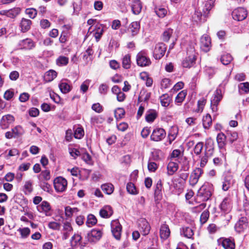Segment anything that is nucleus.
<instances>
[{
  "label": "nucleus",
  "instance_id": "nucleus-15",
  "mask_svg": "<svg viewBox=\"0 0 249 249\" xmlns=\"http://www.w3.org/2000/svg\"><path fill=\"white\" fill-rule=\"evenodd\" d=\"M139 229L141 232H142V234L146 235L148 234L150 227L147 221L144 219H142L139 223Z\"/></svg>",
  "mask_w": 249,
  "mask_h": 249
},
{
  "label": "nucleus",
  "instance_id": "nucleus-34",
  "mask_svg": "<svg viewBox=\"0 0 249 249\" xmlns=\"http://www.w3.org/2000/svg\"><path fill=\"white\" fill-rule=\"evenodd\" d=\"M181 234L187 238H191L194 235L193 230L188 227H183L181 231Z\"/></svg>",
  "mask_w": 249,
  "mask_h": 249
},
{
  "label": "nucleus",
  "instance_id": "nucleus-11",
  "mask_svg": "<svg viewBox=\"0 0 249 249\" xmlns=\"http://www.w3.org/2000/svg\"><path fill=\"white\" fill-rule=\"evenodd\" d=\"M190 52L191 53V54L182 62V66L184 68H190L195 63L196 56L194 49L191 48Z\"/></svg>",
  "mask_w": 249,
  "mask_h": 249
},
{
  "label": "nucleus",
  "instance_id": "nucleus-63",
  "mask_svg": "<svg viewBox=\"0 0 249 249\" xmlns=\"http://www.w3.org/2000/svg\"><path fill=\"white\" fill-rule=\"evenodd\" d=\"M239 89L246 93L249 92V83L248 82L242 83L239 85Z\"/></svg>",
  "mask_w": 249,
  "mask_h": 249
},
{
  "label": "nucleus",
  "instance_id": "nucleus-4",
  "mask_svg": "<svg viewBox=\"0 0 249 249\" xmlns=\"http://www.w3.org/2000/svg\"><path fill=\"white\" fill-rule=\"evenodd\" d=\"M166 51V47L163 43L157 44L153 51V57L156 59H160L163 56Z\"/></svg>",
  "mask_w": 249,
  "mask_h": 249
},
{
  "label": "nucleus",
  "instance_id": "nucleus-39",
  "mask_svg": "<svg viewBox=\"0 0 249 249\" xmlns=\"http://www.w3.org/2000/svg\"><path fill=\"white\" fill-rule=\"evenodd\" d=\"M50 172L48 170L42 171L38 176V178L39 180L48 181L50 180Z\"/></svg>",
  "mask_w": 249,
  "mask_h": 249
},
{
  "label": "nucleus",
  "instance_id": "nucleus-16",
  "mask_svg": "<svg viewBox=\"0 0 249 249\" xmlns=\"http://www.w3.org/2000/svg\"><path fill=\"white\" fill-rule=\"evenodd\" d=\"M113 213V211L112 208L108 205L105 206L100 210L99 213L100 215L105 218H109L112 215Z\"/></svg>",
  "mask_w": 249,
  "mask_h": 249
},
{
  "label": "nucleus",
  "instance_id": "nucleus-26",
  "mask_svg": "<svg viewBox=\"0 0 249 249\" xmlns=\"http://www.w3.org/2000/svg\"><path fill=\"white\" fill-rule=\"evenodd\" d=\"M57 76V72L53 70H50L45 72L44 75V80L49 82L53 81Z\"/></svg>",
  "mask_w": 249,
  "mask_h": 249
},
{
  "label": "nucleus",
  "instance_id": "nucleus-2",
  "mask_svg": "<svg viewBox=\"0 0 249 249\" xmlns=\"http://www.w3.org/2000/svg\"><path fill=\"white\" fill-rule=\"evenodd\" d=\"M54 188L57 193H62L67 189V180L62 177L56 178L53 180Z\"/></svg>",
  "mask_w": 249,
  "mask_h": 249
},
{
  "label": "nucleus",
  "instance_id": "nucleus-7",
  "mask_svg": "<svg viewBox=\"0 0 249 249\" xmlns=\"http://www.w3.org/2000/svg\"><path fill=\"white\" fill-rule=\"evenodd\" d=\"M166 136V132L163 128H157L153 130L150 136L151 141L159 142L163 140Z\"/></svg>",
  "mask_w": 249,
  "mask_h": 249
},
{
  "label": "nucleus",
  "instance_id": "nucleus-42",
  "mask_svg": "<svg viewBox=\"0 0 249 249\" xmlns=\"http://www.w3.org/2000/svg\"><path fill=\"white\" fill-rule=\"evenodd\" d=\"M68 62L69 58L64 56H60L56 60V64L59 66H65Z\"/></svg>",
  "mask_w": 249,
  "mask_h": 249
},
{
  "label": "nucleus",
  "instance_id": "nucleus-17",
  "mask_svg": "<svg viewBox=\"0 0 249 249\" xmlns=\"http://www.w3.org/2000/svg\"><path fill=\"white\" fill-rule=\"evenodd\" d=\"M37 209L39 212H44L46 215H50V211L51 206L48 202L44 201L41 204L37 206Z\"/></svg>",
  "mask_w": 249,
  "mask_h": 249
},
{
  "label": "nucleus",
  "instance_id": "nucleus-12",
  "mask_svg": "<svg viewBox=\"0 0 249 249\" xmlns=\"http://www.w3.org/2000/svg\"><path fill=\"white\" fill-rule=\"evenodd\" d=\"M18 47L20 49L31 50L35 47V44L32 39L26 38L19 42Z\"/></svg>",
  "mask_w": 249,
  "mask_h": 249
},
{
  "label": "nucleus",
  "instance_id": "nucleus-22",
  "mask_svg": "<svg viewBox=\"0 0 249 249\" xmlns=\"http://www.w3.org/2000/svg\"><path fill=\"white\" fill-rule=\"evenodd\" d=\"M222 99V95L221 90L219 89H217L214 92L213 97L211 101V104L213 105H218Z\"/></svg>",
  "mask_w": 249,
  "mask_h": 249
},
{
  "label": "nucleus",
  "instance_id": "nucleus-53",
  "mask_svg": "<svg viewBox=\"0 0 249 249\" xmlns=\"http://www.w3.org/2000/svg\"><path fill=\"white\" fill-rule=\"evenodd\" d=\"M157 116V113L155 111H152L148 114H146L145 119L148 122H153Z\"/></svg>",
  "mask_w": 249,
  "mask_h": 249
},
{
  "label": "nucleus",
  "instance_id": "nucleus-9",
  "mask_svg": "<svg viewBox=\"0 0 249 249\" xmlns=\"http://www.w3.org/2000/svg\"><path fill=\"white\" fill-rule=\"evenodd\" d=\"M111 231L114 237L117 240L121 238L122 226L117 220H113L111 223Z\"/></svg>",
  "mask_w": 249,
  "mask_h": 249
},
{
  "label": "nucleus",
  "instance_id": "nucleus-64",
  "mask_svg": "<svg viewBox=\"0 0 249 249\" xmlns=\"http://www.w3.org/2000/svg\"><path fill=\"white\" fill-rule=\"evenodd\" d=\"M157 16L160 18H163L167 13L166 10L164 8H159L155 11Z\"/></svg>",
  "mask_w": 249,
  "mask_h": 249
},
{
  "label": "nucleus",
  "instance_id": "nucleus-29",
  "mask_svg": "<svg viewBox=\"0 0 249 249\" xmlns=\"http://www.w3.org/2000/svg\"><path fill=\"white\" fill-rule=\"evenodd\" d=\"M20 9L18 7H15L9 10L4 11V13L8 17L14 18L20 12Z\"/></svg>",
  "mask_w": 249,
  "mask_h": 249
},
{
  "label": "nucleus",
  "instance_id": "nucleus-32",
  "mask_svg": "<svg viewBox=\"0 0 249 249\" xmlns=\"http://www.w3.org/2000/svg\"><path fill=\"white\" fill-rule=\"evenodd\" d=\"M221 245L225 249H234V243L229 239H223L222 241Z\"/></svg>",
  "mask_w": 249,
  "mask_h": 249
},
{
  "label": "nucleus",
  "instance_id": "nucleus-27",
  "mask_svg": "<svg viewBox=\"0 0 249 249\" xmlns=\"http://www.w3.org/2000/svg\"><path fill=\"white\" fill-rule=\"evenodd\" d=\"M160 102L162 106L167 107L172 101V98L168 94H162L160 97Z\"/></svg>",
  "mask_w": 249,
  "mask_h": 249
},
{
  "label": "nucleus",
  "instance_id": "nucleus-20",
  "mask_svg": "<svg viewBox=\"0 0 249 249\" xmlns=\"http://www.w3.org/2000/svg\"><path fill=\"white\" fill-rule=\"evenodd\" d=\"M226 136L223 133H220L218 134L216 137V141L218 143V147L221 150L225 149V145L226 144Z\"/></svg>",
  "mask_w": 249,
  "mask_h": 249
},
{
  "label": "nucleus",
  "instance_id": "nucleus-47",
  "mask_svg": "<svg viewBox=\"0 0 249 249\" xmlns=\"http://www.w3.org/2000/svg\"><path fill=\"white\" fill-rule=\"evenodd\" d=\"M173 33L172 29L169 28L165 30L162 34V40L164 41L167 42L169 41Z\"/></svg>",
  "mask_w": 249,
  "mask_h": 249
},
{
  "label": "nucleus",
  "instance_id": "nucleus-48",
  "mask_svg": "<svg viewBox=\"0 0 249 249\" xmlns=\"http://www.w3.org/2000/svg\"><path fill=\"white\" fill-rule=\"evenodd\" d=\"M95 29L94 37L96 41H98L103 35L104 30L100 26H96Z\"/></svg>",
  "mask_w": 249,
  "mask_h": 249
},
{
  "label": "nucleus",
  "instance_id": "nucleus-24",
  "mask_svg": "<svg viewBox=\"0 0 249 249\" xmlns=\"http://www.w3.org/2000/svg\"><path fill=\"white\" fill-rule=\"evenodd\" d=\"M32 21L31 20L23 18L20 23L21 32L25 33L30 29Z\"/></svg>",
  "mask_w": 249,
  "mask_h": 249
},
{
  "label": "nucleus",
  "instance_id": "nucleus-19",
  "mask_svg": "<svg viewBox=\"0 0 249 249\" xmlns=\"http://www.w3.org/2000/svg\"><path fill=\"white\" fill-rule=\"evenodd\" d=\"M215 0H207L203 8L202 13L203 16L207 17L208 16L209 13L213 6Z\"/></svg>",
  "mask_w": 249,
  "mask_h": 249
},
{
  "label": "nucleus",
  "instance_id": "nucleus-23",
  "mask_svg": "<svg viewBox=\"0 0 249 249\" xmlns=\"http://www.w3.org/2000/svg\"><path fill=\"white\" fill-rule=\"evenodd\" d=\"M132 11L135 15L139 14L142 10V4L140 0H134L131 6Z\"/></svg>",
  "mask_w": 249,
  "mask_h": 249
},
{
  "label": "nucleus",
  "instance_id": "nucleus-45",
  "mask_svg": "<svg viewBox=\"0 0 249 249\" xmlns=\"http://www.w3.org/2000/svg\"><path fill=\"white\" fill-rule=\"evenodd\" d=\"M39 186L44 191L48 193L52 191V187L50 184L44 180H39Z\"/></svg>",
  "mask_w": 249,
  "mask_h": 249
},
{
  "label": "nucleus",
  "instance_id": "nucleus-54",
  "mask_svg": "<svg viewBox=\"0 0 249 249\" xmlns=\"http://www.w3.org/2000/svg\"><path fill=\"white\" fill-rule=\"evenodd\" d=\"M125 114V111L123 108H118L114 111L115 117L116 119L122 118Z\"/></svg>",
  "mask_w": 249,
  "mask_h": 249
},
{
  "label": "nucleus",
  "instance_id": "nucleus-14",
  "mask_svg": "<svg viewBox=\"0 0 249 249\" xmlns=\"http://www.w3.org/2000/svg\"><path fill=\"white\" fill-rule=\"evenodd\" d=\"M247 227L248 221L246 217H242L235 225V229L239 233L243 231Z\"/></svg>",
  "mask_w": 249,
  "mask_h": 249
},
{
  "label": "nucleus",
  "instance_id": "nucleus-21",
  "mask_svg": "<svg viewBox=\"0 0 249 249\" xmlns=\"http://www.w3.org/2000/svg\"><path fill=\"white\" fill-rule=\"evenodd\" d=\"M170 234L169 227L166 224H163L160 228V237L162 239H166Z\"/></svg>",
  "mask_w": 249,
  "mask_h": 249
},
{
  "label": "nucleus",
  "instance_id": "nucleus-18",
  "mask_svg": "<svg viewBox=\"0 0 249 249\" xmlns=\"http://www.w3.org/2000/svg\"><path fill=\"white\" fill-rule=\"evenodd\" d=\"M221 211L228 213L231 210V200L228 197H225L220 204Z\"/></svg>",
  "mask_w": 249,
  "mask_h": 249
},
{
  "label": "nucleus",
  "instance_id": "nucleus-52",
  "mask_svg": "<svg viewBox=\"0 0 249 249\" xmlns=\"http://www.w3.org/2000/svg\"><path fill=\"white\" fill-rule=\"evenodd\" d=\"M203 148V143L202 142H198L195 146L194 148V152L196 155H199L202 152Z\"/></svg>",
  "mask_w": 249,
  "mask_h": 249
},
{
  "label": "nucleus",
  "instance_id": "nucleus-13",
  "mask_svg": "<svg viewBox=\"0 0 249 249\" xmlns=\"http://www.w3.org/2000/svg\"><path fill=\"white\" fill-rule=\"evenodd\" d=\"M15 119L13 116L10 114H7L3 116L0 122V124L3 129L8 128L9 125L14 122Z\"/></svg>",
  "mask_w": 249,
  "mask_h": 249
},
{
  "label": "nucleus",
  "instance_id": "nucleus-35",
  "mask_svg": "<svg viewBox=\"0 0 249 249\" xmlns=\"http://www.w3.org/2000/svg\"><path fill=\"white\" fill-rule=\"evenodd\" d=\"M97 220L96 217L92 214L88 215L86 221V225L87 226L90 227L95 225L97 223Z\"/></svg>",
  "mask_w": 249,
  "mask_h": 249
},
{
  "label": "nucleus",
  "instance_id": "nucleus-10",
  "mask_svg": "<svg viewBox=\"0 0 249 249\" xmlns=\"http://www.w3.org/2000/svg\"><path fill=\"white\" fill-rule=\"evenodd\" d=\"M211 47V39L207 35H203L200 38V48L205 52L209 51Z\"/></svg>",
  "mask_w": 249,
  "mask_h": 249
},
{
  "label": "nucleus",
  "instance_id": "nucleus-59",
  "mask_svg": "<svg viewBox=\"0 0 249 249\" xmlns=\"http://www.w3.org/2000/svg\"><path fill=\"white\" fill-rule=\"evenodd\" d=\"M148 169L150 172H154L158 169V165L153 161H149L147 165Z\"/></svg>",
  "mask_w": 249,
  "mask_h": 249
},
{
  "label": "nucleus",
  "instance_id": "nucleus-56",
  "mask_svg": "<svg viewBox=\"0 0 249 249\" xmlns=\"http://www.w3.org/2000/svg\"><path fill=\"white\" fill-rule=\"evenodd\" d=\"M209 217V212L208 211H204L201 214L200 217V221L202 224L206 222Z\"/></svg>",
  "mask_w": 249,
  "mask_h": 249
},
{
  "label": "nucleus",
  "instance_id": "nucleus-31",
  "mask_svg": "<svg viewBox=\"0 0 249 249\" xmlns=\"http://www.w3.org/2000/svg\"><path fill=\"white\" fill-rule=\"evenodd\" d=\"M102 190L107 194L110 195L114 191L113 185L111 183H105L101 186Z\"/></svg>",
  "mask_w": 249,
  "mask_h": 249
},
{
  "label": "nucleus",
  "instance_id": "nucleus-62",
  "mask_svg": "<svg viewBox=\"0 0 249 249\" xmlns=\"http://www.w3.org/2000/svg\"><path fill=\"white\" fill-rule=\"evenodd\" d=\"M90 80H87L85 81L80 86V90L83 93L86 92L89 88Z\"/></svg>",
  "mask_w": 249,
  "mask_h": 249
},
{
  "label": "nucleus",
  "instance_id": "nucleus-43",
  "mask_svg": "<svg viewBox=\"0 0 249 249\" xmlns=\"http://www.w3.org/2000/svg\"><path fill=\"white\" fill-rule=\"evenodd\" d=\"M126 190L128 193L132 195H137L138 194L135 185L132 182H129L126 185Z\"/></svg>",
  "mask_w": 249,
  "mask_h": 249
},
{
  "label": "nucleus",
  "instance_id": "nucleus-6",
  "mask_svg": "<svg viewBox=\"0 0 249 249\" xmlns=\"http://www.w3.org/2000/svg\"><path fill=\"white\" fill-rule=\"evenodd\" d=\"M203 173V170L200 168H196L191 173L190 178V184L194 186L197 182Z\"/></svg>",
  "mask_w": 249,
  "mask_h": 249
},
{
  "label": "nucleus",
  "instance_id": "nucleus-61",
  "mask_svg": "<svg viewBox=\"0 0 249 249\" xmlns=\"http://www.w3.org/2000/svg\"><path fill=\"white\" fill-rule=\"evenodd\" d=\"M32 181L31 180L26 181L24 185V189L26 192L30 193L33 191Z\"/></svg>",
  "mask_w": 249,
  "mask_h": 249
},
{
  "label": "nucleus",
  "instance_id": "nucleus-50",
  "mask_svg": "<svg viewBox=\"0 0 249 249\" xmlns=\"http://www.w3.org/2000/svg\"><path fill=\"white\" fill-rule=\"evenodd\" d=\"M12 133L14 135V138L18 137L23 133L22 128L20 126H17L12 129Z\"/></svg>",
  "mask_w": 249,
  "mask_h": 249
},
{
  "label": "nucleus",
  "instance_id": "nucleus-40",
  "mask_svg": "<svg viewBox=\"0 0 249 249\" xmlns=\"http://www.w3.org/2000/svg\"><path fill=\"white\" fill-rule=\"evenodd\" d=\"M187 95V91L185 90L181 91L178 93L175 99L176 103H181Z\"/></svg>",
  "mask_w": 249,
  "mask_h": 249
},
{
  "label": "nucleus",
  "instance_id": "nucleus-51",
  "mask_svg": "<svg viewBox=\"0 0 249 249\" xmlns=\"http://www.w3.org/2000/svg\"><path fill=\"white\" fill-rule=\"evenodd\" d=\"M227 137L231 143L236 141L238 138L237 132L235 131H229L227 133Z\"/></svg>",
  "mask_w": 249,
  "mask_h": 249
},
{
  "label": "nucleus",
  "instance_id": "nucleus-5",
  "mask_svg": "<svg viewBox=\"0 0 249 249\" xmlns=\"http://www.w3.org/2000/svg\"><path fill=\"white\" fill-rule=\"evenodd\" d=\"M102 234L101 230L93 229L87 234V237L89 242L95 243L100 239Z\"/></svg>",
  "mask_w": 249,
  "mask_h": 249
},
{
  "label": "nucleus",
  "instance_id": "nucleus-58",
  "mask_svg": "<svg viewBox=\"0 0 249 249\" xmlns=\"http://www.w3.org/2000/svg\"><path fill=\"white\" fill-rule=\"evenodd\" d=\"M84 135V130L81 127L77 128L74 132V137L76 139H81Z\"/></svg>",
  "mask_w": 249,
  "mask_h": 249
},
{
  "label": "nucleus",
  "instance_id": "nucleus-3",
  "mask_svg": "<svg viewBox=\"0 0 249 249\" xmlns=\"http://www.w3.org/2000/svg\"><path fill=\"white\" fill-rule=\"evenodd\" d=\"M137 63L140 67H146L151 64L150 58L146 56L144 51H141L136 56Z\"/></svg>",
  "mask_w": 249,
  "mask_h": 249
},
{
  "label": "nucleus",
  "instance_id": "nucleus-55",
  "mask_svg": "<svg viewBox=\"0 0 249 249\" xmlns=\"http://www.w3.org/2000/svg\"><path fill=\"white\" fill-rule=\"evenodd\" d=\"M162 189V184L161 182V180L159 179L156 184L155 189V195L156 196H158L161 194V192Z\"/></svg>",
  "mask_w": 249,
  "mask_h": 249
},
{
  "label": "nucleus",
  "instance_id": "nucleus-38",
  "mask_svg": "<svg viewBox=\"0 0 249 249\" xmlns=\"http://www.w3.org/2000/svg\"><path fill=\"white\" fill-rule=\"evenodd\" d=\"M82 240L81 236L79 234H74L71 237V241L72 247H75L80 243Z\"/></svg>",
  "mask_w": 249,
  "mask_h": 249
},
{
  "label": "nucleus",
  "instance_id": "nucleus-49",
  "mask_svg": "<svg viewBox=\"0 0 249 249\" xmlns=\"http://www.w3.org/2000/svg\"><path fill=\"white\" fill-rule=\"evenodd\" d=\"M18 231L20 233L22 238H27L30 233V230L29 228H19Z\"/></svg>",
  "mask_w": 249,
  "mask_h": 249
},
{
  "label": "nucleus",
  "instance_id": "nucleus-57",
  "mask_svg": "<svg viewBox=\"0 0 249 249\" xmlns=\"http://www.w3.org/2000/svg\"><path fill=\"white\" fill-rule=\"evenodd\" d=\"M25 13L31 18H34L36 15L37 11L34 8H28L25 10Z\"/></svg>",
  "mask_w": 249,
  "mask_h": 249
},
{
  "label": "nucleus",
  "instance_id": "nucleus-33",
  "mask_svg": "<svg viewBox=\"0 0 249 249\" xmlns=\"http://www.w3.org/2000/svg\"><path fill=\"white\" fill-rule=\"evenodd\" d=\"M233 58L232 56L229 53L223 54L220 58L221 63L224 65L229 64L232 60Z\"/></svg>",
  "mask_w": 249,
  "mask_h": 249
},
{
  "label": "nucleus",
  "instance_id": "nucleus-8",
  "mask_svg": "<svg viewBox=\"0 0 249 249\" xmlns=\"http://www.w3.org/2000/svg\"><path fill=\"white\" fill-rule=\"evenodd\" d=\"M232 18L237 21L244 20L247 16V12L245 9L239 7L234 9L232 12Z\"/></svg>",
  "mask_w": 249,
  "mask_h": 249
},
{
  "label": "nucleus",
  "instance_id": "nucleus-60",
  "mask_svg": "<svg viewBox=\"0 0 249 249\" xmlns=\"http://www.w3.org/2000/svg\"><path fill=\"white\" fill-rule=\"evenodd\" d=\"M206 103V100L203 98H202L201 99H200V100H199L198 101V102H197L198 108L197 110V112H202V110L203 109V107H204Z\"/></svg>",
  "mask_w": 249,
  "mask_h": 249
},
{
  "label": "nucleus",
  "instance_id": "nucleus-37",
  "mask_svg": "<svg viewBox=\"0 0 249 249\" xmlns=\"http://www.w3.org/2000/svg\"><path fill=\"white\" fill-rule=\"evenodd\" d=\"M232 178L231 176H227L225 177L224 180L223 182L222 189L226 191L228 190L231 185Z\"/></svg>",
  "mask_w": 249,
  "mask_h": 249
},
{
  "label": "nucleus",
  "instance_id": "nucleus-46",
  "mask_svg": "<svg viewBox=\"0 0 249 249\" xmlns=\"http://www.w3.org/2000/svg\"><path fill=\"white\" fill-rule=\"evenodd\" d=\"M66 215L68 217H71L72 215L79 212L77 208H71L70 206H67L65 209Z\"/></svg>",
  "mask_w": 249,
  "mask_h": 249
},
{
  "label": "nucleus",
  "instance_id": "nucleus-30",
  "mask_svg": "<svg viewBox=\"0 0 249 249\" xmlns=\"http://www.w3.org/2000/svg\"><path fill=\"white\" fill-rule=\"evenodd\" d=\"M202 124L205 129H209L212 124V120L211 115L207 114L202 119Z\"/></svg>",
  "mask_w": 249,
  "mask_h": 249
},
{
  "label": "nucleus",
  "instance_id": "nucleus-41",
  "mask_svg": "<svg viewBox=\"0 0 249 249\" xmlns=\"http://www.w3.org/2000/svg\"><path fill=\"white\" fill-rule=\"evenodd\" d=\"M123 67L126 69H129L131 66L130 56L129 54L125 55L122 60Z\"/></svg>",
  "mask_w": 249,
  "mask_h": 249
},
{
  "label": "nucleus",
  "instance_id": "nucleus-28",
  "mask_svg": "<svg viewBox=\"0 0 249 249\" xmlns=\"http://www.w3.org/2000/svg\"><path fill=\"white\" fill-rule=\"evenodd\" d=\"M167 173L171 176L173 175L178 169V166L177 163L170 161L167 167Z\"/></svg>",
  "mask_w": 249,
  "mask_h": 249
},
{
  "label": "nucleus",
  "instance_id": "nucleus-44",
  "mask_svg": "<svg viewBox=\"0 0 249 249\" xmlns=\"http://www.w3.org/2000/svg\"><path fill=\"white\" fill-rule=\"evenodd\" d=\"M59 88L63 93H67L71 90V87L65 82H62L59 84Z\"/></svg>",
  "mask_w": 249,
  "mask_h": 249
},
{
  "label": "nucleus",
  "instance_id": "nucleus-36",
  "mask_svg": "<svg viewBox=\"0 0 249 249\" xmlns=\"http://www.w3.org/2000/svg\"><path fill=\"white\" fill-rule=\"evenodd\" d=\"M140 25L137 21L132 22L129 26V30L131 32L132 36L136 35L138 33Z\"/></svg>",
  "mask_w": 249,
  "mask_h": 249
},
{
  "label": "nucleus",
  "instance_id": "nucleus-25",
  "mask_svg": "<svg viewBox=\"0 0 249 249\" xmlns=\"http://www.w3.org/2000/svg\"><path fill=\"white\" fill-rule=\"evenodd\" d=\"M213 150L209 149L207 151H205L204 155L201 158L200 166L201 167H204L208 162V159L211 157L213 154Z\"/></svg>",
  "mask_w": 249,
  "mask_h": 249
},
{
  "label": "nucleus",
  "instance_id": "nucleus-1",
  "mask_svg": "<svg viewBox=\"0 0 249 249\" xmlns=\"http://www.w3.org/2000/svg\"><path fill=\"white\" fill-rule=\"evenodd\" d=\"M213 186L209 183H204L198 190L197 194L198 198L201 201L208 200L212 195Z\"/></svg>",
  "mask_w": 249,
  "mask_h": 249
}]
</instances>
